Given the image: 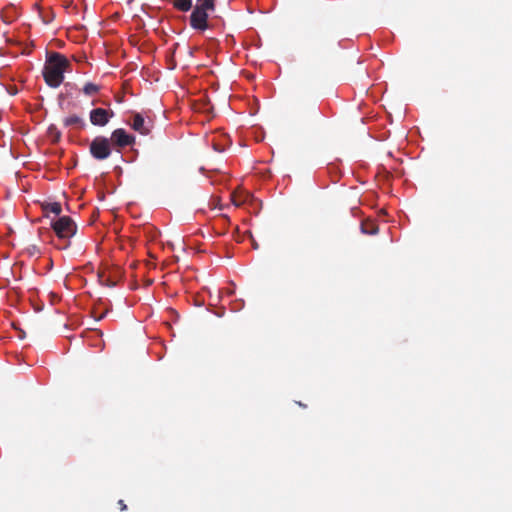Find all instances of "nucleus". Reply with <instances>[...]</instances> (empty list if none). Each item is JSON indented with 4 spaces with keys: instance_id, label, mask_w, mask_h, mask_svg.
<instances>
[{
    "instance_id": "obj_1",
    "label": "nucleus",
    "mask_w": 512,
    "mask_h": 512,
    "mask_svg": "<svg viewBox=\"0 0 512 512\" xmlns=\"http://www.w3.org/2000/svg\"><path fill=\"white\" fill-rule=\"evenodd\" d=\"M71 63L67 57L58 52L47 53L43 68L45 83L51 88L59 87L64 80V73L70 68Z\"/></svg>"
},
{
    "instance_id": "obj_2",
    "label": "nucleus",
    "mask_w": 512,
    "mask_h": 512,
    "mask_svg": "<svg viewBox=\"0 0 512 512\" xmlns=\"http://www.w3.org/2000/svg\"><path fill=\"white\" fill-rule=\"evenodd\" d=\"M216 10V0H196L190 15V26L198 31H205L212 27L209 15Z\"/></svg>"
},
{
    "instance_id": "obj_3",
    "label": "nucleus",
    "mask_w": 512,
    "mask_h": 512,
    "mask_svg": "<svg viewBox=\"0 0 512 512\" xmlns=\"http://www.w3.org/2000/svg\"><path fill=\"white\" fill-rule=\"evenodd\" d=\"M51 228L60 240L66 241V243L61 247L62 249H65L69 246V240L77 232V225L69 216H59L58 218L53 219L51 221Z\"/></svg>"
},
{
    "instance_id": "obj_4",
    "label": "nucleus",
    "mask_w": 512,
    "mask_h": 512,
    "mask_svg": "<svg viewBox=\"0 0 512 512\" xmlns=\"http://www.w3.org/2000/svg\"><path fill=\"white\" fill-rule=\"evenodd\" d=\"M90 154L96 160H105L111 155L110 140L104 136L95 137L90 143Z\"/></svg>"
},
{
    "instance_id": "obj_5",
    "label": "nucleus",
    "mask_w": 512,
    "mask_h": 512,
    "mask_svg": "<svg viewBox=\"0 0 512 512\" xmlns=\"http://www.w3.org/2000/svg\"><path fill=\"white\" fill-rule=\"evenodd\" d=\"M114 116L112 110H106L104 108H95L90 111V122L95 126H105L110 118Z\"/></svg>"
},
{
    "instance_id": "obj_6",
    "label": "nucleus",
    "mask_w": 512,
    "mask_h": 512,
    "mask_svg": "<svg viewBox=\"0 0 512 512\" xmlns=\"http://www.w3.org/2000/svg\"><path fill=\"white\" fill-rule=\"evenodd\" d=\"M110 143L119 146L126 147L130 146L134 143L135 137L133 135L128 134L124 129L119 128L112 132Z\"/></svg>"
},
{
    "instance_id": "obj_7",
    "label": "nucleus",
    "mask_w": 512,
    "mask_h": 512,
    "mask_svg": "<svg viewBox=\"0 0 512 512\" xmlns=\"http://www.w3.org/2000/svg\"><path fill=\"white\" fill-rule=\"evenodd\" d=\"M131 125L135 131L139 132L142 135H148L153 128L152 122L150 120L146 121L144 117L139 113H136L133 116V121Z\"/></svg>"
},
{
    "instance_id": "obj_8",
    "label": "nucleus",
    "mask_w": 512,
    "mask_h": 512,
    "mask_svg": "<svg viewBox=\"0 0 512 512\" xmlns=\"http://www.w3.org/2000/svg\"><path fill=\"white\" fill-rule=\"evenodd\" d=\"M17 17L18 13L16 8L12 5L5 7L1 12V18L7 24L12 23L15 19H17Z\"/></svg>"
},
{
    "instance_id": "obj_9",
    "label": "nucleus",
    "mask_w": 512,
    "mask_h": 512,
    "mask_svg": "<svg viewBox=\"0 0 512 512\" xmlns=\"http://www.w3.org/2000/svg\"><path fill=\"white\" fill-rule=\"evenodd\" d=\"M361 232L367 235H375L378 233V225L371 220L363 221L360 225Z\"/></svg>"
},
{
    "instance_id": "obj_10",
    "label": "nucleus",
    "mask_w": 512,
    "mask_h": 512,
    "mask_svg": "<svg viewBox=\"0 0 512 512\" xmlns=\"http://www.w3.org/2000/svg\"><path fill=\"white\" fill-rule=\"evenodd\" d=\"M63 124L66 127H69V126H79L80 128L85 127V122L83 121V119L75 114L64 118Z\"/></svg>"
},
{
    "instance_id": "obj_11",
    "label": "nucleus",
    "mask_w": 512,
    "mask_h": 512,
    "mask_svg": "<svg viewBox=\"0 0 512 512\" xmlns=\"http://www.w3.org/2000/svg\"><path fill=\"white\" fill-rule=\"evenodd\" d=\"M173 6L181 12L193 9L192 0H173Z\"/></svg>"
},
{
    "instance_id": "obj_12",
    "label": "nucleus",
    "mask_w": 512,
    "mask_h": 512,
    "mask_svg": "<svg viewBox=\"0 0 512 512\" xmlns=\"http://www.w3.org/2000/svg\"><path fill=\"white\" fill-rule=\"evenodd\" d=\"M43 210L44 212L46 213H54L56 216H59L61 211H62V207H61V204L58 203V202H52V203H46L43 205Z\"/></svg>"
},
{
    "instance_id": "obj_13",
    "label": "nucleus",
    "mask_w": 512,
    "mask_h": 512,
    "mask_svg": "<svg viewBox=\"0 0 512 512\" xmlns=\"http://www.w3.org/2000/svg\"><path fill=\"white\" fill-rule=\"evenodd\" d=\"M230 144L231 142L227 136H224L221 142H216L215 139L212 140V146L217 152H223Z\"/></svg>"
},
{
    "instance_id": "obj_14",
    "label": "nucleus",
    "mask_w": 512,
    "mask_h": 512,
    "mask_svg": "<svg viewBox=\"0 0 512 512\" xmlns=\"http://www.w3.org/2000/svg\"><path fill=\"white\" fill-rule=\"evenodd\" d=\"M99 90H100V87L91 82L86 83L83 87V92L88 96L97 94L99 92Z\"/></svg>"
},
{
    "instance_id": "obj_15",
    "label": "nucleus",
    "mask_w": 512,
    "mask_h": 512,
    "mask_svg": "<svg viewBox=\"0 0 512 512\" xmlns=\"http://www.w3.org/2000/svg\"><path fill=\"white\" fill-rule=\"evenodd\" d=\"M49 132H50V134H53V136H54V141H58V140L60 139L61 134H60V132L56 129V127H54V126H50V127H49Z\"/></svg>"
},
{
    "instance_id": "obj_16",
    "label": "nucleus",
    "mask_w": 512,
    "mask_h": 512,
    "mask_svg": "<svg viewBox=\"0 0 512 512\" xmlns=\"http://www.w3.org/2000/svg\"><path fill=\"white\" fill-rule=\"evenodd\" d=\"M118 505H119L121 511L127 510V505L125 504V502L123 500H119Z\"/></svg>"
},
{
    "instance_id": "obj_17",
    "label": "nucleus",
    "mask_w": 512,
    "mask_h": 512,
    "mask_svg": "<svg viewBox=\"0 0 512 512\" xmlns=\"http://www.w3.org/2000/svg\"><path fill=\"white\" fill-rule=\"evenodd\" d=\"M233 202L236 206H240L243 203V200H238L236 196L233 195Z\"/></svg>"
},
{
    "instance_id": "obj_18",
    "label": "nucleus",
    "mask_w": 512,
    "mask_h": 512,
    "mask_svg": "<svg viewBox=\"0 0 512 512\" xmlns=\"http://www.w3.org/2000/svg\"><path fill=\"white\" fill-rule=\"evenodd\" d=\"M105 315H106V312L102 313L97 319L101 320V319H103L105 317Z\"/></svg>"
},
{
    "instance_id": "obj_19",
    "label": "nucleus",
    "mask_w": 512,
    "mask_h": 512,
    "mask_svg": "<svg viewBox=\"0 0 512 512\" xmlns=\"http://www.w3.org/2000/svg\"><path fill=\"white\" fill-rule=\"evenodd\" d=\"M252 245H253V248H254V249H258V247H259V246H258V244H257L255 241L253 242V244H252Z\"/></svg>"
},
{
    "instance_id": "obj_20",
    "label": "nucleus",
    "mask_w": 512,
    "mask_h": 512,
    "mask_svg": "<svg viewBox=\"0 0 512 512\" xmlns=\"http://www.w3.org/2000/svg\"><path fill=\"white\" fill-rule=\"evenodd\" d=\"M299 406H301V407H306V405H304V404H302V403H300V402H299Z\"/></svg>"
}]
</instances>
